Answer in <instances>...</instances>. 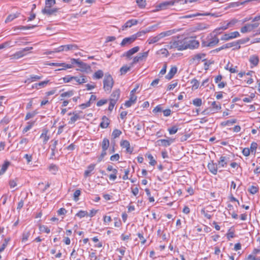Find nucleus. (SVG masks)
Wrapping results in <instances>:
<instances>
[{
    "mask_svg": "<svg viewBox=\"0 0 260 260\" xmlns=\"http://www.w3.org/2000/svg\"><path fill=\"white\" fill-rule=\"evenodd\" d=\"M175 32L176 31L175 29H171L166 31L161 32L156 36L151 37L149 38V39L147 41V42L149 44L155 43L158 42L161 39L174 34V33H175Z\"/></svg>",
    "mask_w": 260,
    "mask_h": 260,
    "instance_id": "1",
    "label": "nucleus"
},
{
    "mask_svg": "<svg viewBox=\"0 0 260 260\" xmlns=\"http://www.w3.org/2000/svg\"><path fill=\"white\" fill-rule=\"evenodd\" d=\"M184 50L197 49L199 46V42L192 37H183Z\"/></svg>",
    "mask_w": 260,
    "mask_h": 260,
    "instance_id": "2",
    "label": "nucleus"
},
{
    "mask_svg": "<svg viewBox=\"0 0 260 260\" xmlns=\"http://www.w3.org/2000/svg\"><path fill=\"white\" fill-rule=\"evenodd\" d=\"M177 40H173L167 46L169 49H177L179 51L184 50L183 37H178Z\"/></svg>",
    "mask_w": 260,
    "mask_h": 260,
    "instance_id": "3",
    "label": "nucleus"
},
{
    "mask_svg": "<svg viewBox=\"0 0 260 260\" xmlns=\"http://www.w3.org/2000/svg\"><path fill=\"white\" fill-rule=\"evenodd\" d=\"M172 0L162 2L155 6V8L151 11V12H156L161 10H165L174 6Z\"/></svg>",
    "mask_w": 260,
    "mask_h": 260,
    "instance_id": "4",
    "label": "nucleus"
},
{
    "mask_svg": "<svg viewBox=\"0 0 260 260\" xmlns=\"http://www.w3.org/2000/svg\"><path fill=\"white\" fill-rule=\"evenodd\" d=\"M104 88L105 91H111L114 85V81L112 77L109 74H106L104 80Z\"/></svg>",
    "mask_w": 260,
    "mask_h": 260,
    "instance_id": "5",
    "label": "nucleus"
},
{
    "mask_svg": "<svg viewBox=\"0 0 260 260\" xmlns=\"http://www.w3.org/2000/svg\"><path fill=\"white\" fill-rule=\"evenodd\" d=\"M71 63L73 66L74 64H77L78 67L80 68L79 70L82 72H86L90 69V67L87 63L80 60L79 59L72 58L71 59Z\"/></svg>",
    "mask_w": 260,
    "mask_h": 260,
    "instance_id": "6",
    "label": "nucleus"
},
{
    "mask_svg": "<svg viewBox=\"0 0 260 260\" xmlns=\"http://www.w3.org/2000/svg\"><path fill=\"white\" fill-rule=\"evenodd\" d=\"M219 40L216 36H211L207 41L202 42V45L204 47H213L219 43Z\"/></svg>",
    "mask_w": 260,
    "mask_h": 260,
    "instance_id": "7",
    "label": "nucleus"
},
{
    "mask_svg": "<svg viewBox=\"0 0 260 260\" xmlns=\"http://www.w3.org/2000/svg\"><path fill=\"white\" fill-rule=\"evenodd\" d=\"M32 49V47H27L22 50L16 52L14 54L11 55L10 57L11 59H19L26 55L25 52L28 51Z\"/></svg>",
    "mask_w": 260,
    "mask_h": 260,
    "instance_id": "8",
    "label": "nucleus"
},
{
    "mask_svg": "<svg viewBox=\"0 0 260 260\" xmlns=\"http://www.w3.org/2000/svg\"><path fill=\"white\" fill-rule=\"evenodd\" d=\"M149 51L148 50L146 52L139 53L138 54V55H137L133 58V60L132 63V64L133 65V64L137 63V62H138L139 61L145 60L148 56Z\"/></svg>",
    "mask_w": 260,
    "mask_h": 260,
    "instance_id": "9",
    "label": "nucleus"
},
{
    "mask_svg": "<svg viewBox=\"0 0 260 260\" xmlns=\"http://www.w3.org/2000/svg\"><path fill=\"white\" fill-rule=\"evenodd\" d=\"M82 113V111H80L78 113H77L76 112H73V113H69L68 114L69 115H71L72 114L73 115L72 117H71L69 123V124H73L77 120L84 118V116H83L81 115Z\"/></svg>",
    "mask_w": 260,
    "mask_h": 260,
    "instance_id": "10",
    "label": "nucleus"
},
{
    "mask_svg": "<svg viewBox=\"0 0 260 260\" xmlns=\"http://www.w3.org/2000/svg\"><path fill=\"white\" fill-rule=\"evenodd\" d=\"M59 10L58 8H44L42 10V13L48 16H56Z\"/></svg>",
    "mask_w": 260,
    "mask_h": 260,
    "instance_id": "11",
    "label": "nucleus"
},
{
    "mask_svg": "<svg viewBox=\"0 0 260 260\" xmlns=\"http://www.w3.org/2000/svg\"><path fill=\"white\" fill-rule=\"evenodd\" d=\"M240 35L237 31L232 32L229 34H224L221 38V40L229 41L230 40L238 38L240 37Z\"/></svg>",
    "mask_w": 260,
    "mask_h": 260,
    "instance_id": "12",
    "label": "nucleus"
},
{
    "mask_svg": "<svg viewBox=\"0 0 260 260\" xmlns=\"http://www.w3.org/2000/svg\"><path fill=\"white\" fill-rule=\"evenodd\" d=\"M206 56V54L204 53H200L196 54L192 56L191 61L192 63L198 64L201 60Z\"/></svg>",
    "mask_w": 260,
    "mask_h": 260,
    "instance_id": "13",
    "label": "nucleus"
},
{
    "mask_svg": "<svg viewBox=\"0 0 260 260\" xmlns=\"http://www.w3.org/2000/svg\"><path fill=\"white\" fill-rule=\"evenodd\" d=\"M120 91L119 89L114 90L110 95L109 101L116 103L120 98Z\"/></svg>",
    "mask_w": 260,
    "mask_h": 260,
    "instance_id": "14",
    "label": "nucleus"
},
{
    "mask_svg": "<svg viewBox=\"0 0 260 260\" xmlns=\"http://www.w3.org/2000/svg\"><path fill=\"white\" fill-rule=\"evenodd\" d=\"M208 169L209 171L213 175H216L218 172L217 164L214 163L213 160L208 163Z\"/></svg>",
    "mask_w": 260,
    "mask_h": 260,
    "instance_id": "15",
    "label": "nucleus"
},
{
    "mask_svg": "<svg viewBox=\"0 0 260 260\" xmlns=\"http://www.w3.org/2000/svg\"><path fill=\"white\" fill-rule=\"evenodd\" d=\"M58 140L53 139L51 141V142L52 143V145L51 146V156L50 158L53 159L54 157L55 156L56 153L57 152V150L56 149V146L58 144Z\"/></svg>",
    "mask_w": 260,
    "mask_h": 260,
    "instance_id": "16",
    "label": "nucleus"
},
{
    "mask_svg": "<svg viewBox=\"0 0 260 260\" xmlns=\"http://www.w3.org/2000/svg\"><path fill=\"white\" fill-rule=\"evenodd\" d=\"M139 50L140 47L139 46L134 47L133 48L128 50L127 51L125 52L123 54V56H126L127 58H131L132 55L138 52Z\"/></svg>",
    "mask_w": 260,
    "mask_h": 260,
    "instance_id": "17",
    "label": "nucleus"
},
{
    "mask_svg": "<svg viewBox=\"0 0 260 260\" xmlns=\"http://www.w3.org/2000/svg\"><path fill=\"white\" fill-rule=\"evenodd\" d=\"M73 80H75L78 84H81L87 82V76L84 75L73 76Z\"/></svg>",
    "mask_w": 260,
    "mask_h": 260,
    "instance_id": "18",
    "label": "nucleus"
},
{
    "mask_svg": "<svg viewBox=\"0 0 260 260\" xmlns=\"http://www.w3.org/2000/svg\"><path fill=\"white\" fill-rule=\"evenodd\" d=\"M135 39L133 35L129 37L124 38L120 43V45L122 47H124L126 45H129L133 43L135 41Z\"/></svg>",
    "mask_w": 260,
    "mask_h": 260,
    "instance_id": "19",
    "label": "nucleus"
},
{
    "mask_svg": "<svg viewBox=\"0 0 260 260\" xmlns=\"http://www.w3.org/2000/svg\"><path fill=\"white\" fill-rule=\"evenodd\" d=\"M120 146L126 148L127 152L131 154L133 151V148H131L130 143L127 140H122L120 142Z\"/></svg>",
    "mask_w": 260,
    "mask_h": 260,
    "instance_id": "20",
    "label": "nucleus"
},
{
    "mask_svg": "<svg viewBox=\"0 0 260 260\" xmlns=\"http://www.w3.org/2000/svg\"><path fill=\"white\" fill-rule=\"evenodd\" d=\"M249 61L251 64V68L256 67L259 63V57L257 55H252L250 56Z\"/></svg>",
    "mask_w": 260,
    "mask_h": 260,
    "instance_id": "21",
    "label": "nucleus"
},
{
    "mask_svg": "<svg viewBox=\"0 0 260 260\" xmlns=\"http://www.w3.org/2000/svg\"><path fill=\"white\" fill-rule=\"evenodd\" d=\"M138 21L136 19H131L127 21L122 26V29L124 30L127 28L131 27L132 26L137 24Z\"/></svg>",
    "mask_w": 260,
    "mask_h": 260,
    "instance_id": "22",
    "label": "nucleus"
},
{
    "mask_svg": "<svg viewBox=\"0 0 260 260\" xmlns=\"http://www.w3.org/2000/svg\"><path fill=\"white\" fill-rule=\"evenodd\" d=\"M137 100V96L134 94H131L129 99L125 102L124 105L127 108L130 107L135 104Z\"/></svg>",
    "mask_w": 260,
    "mask_h": 260,
    "instance_id": "23",
    "label": "nucleus"
},
{
    "mask_svg": "<svg viewBox=\"0 0 260 260\" xmlns=\"http://www.w3.org/2000/svg\"><path fill=\"white\" fill-rule=\"evenodd\" d=\"M52 65L53 66H56V67H61L62 68L60 69H58V71L62 70H65L66 69H71V68H73L72 64L66 63H64V62H62V63H57V62L52 63Z\"/></svg>",
    "mask_w": 260,
    "mask_h": 260,
    "instance_id": "24",
    "label": "nucleus"
},
{
    "mask_svg": "<svg viewBox=\"0 0 260 260\" xmlns=\"http://www.w3.org/2000/svg\"><path fill=\"white\" fill-rule=\"evenodd\" d=\"M110 119L106 116H103L102 118V121L100 123V126L102 128H106L110 124Z\"/></svg>",
    "mask_w": 260,
    "mask_h": 260,
    "instance_id": "25",
    "label": "nucleus"
},
{
    "mask_svg": "<svg viewBox=\"0 0 260 260\" xmlns=\"http://www.w3.org/2000/svg\"><path fill=\"white\" fill-rule=\"evenodd\" d=\"M28 142V139L25 138H21V140L19 142V143L17 144V148H18L19 150H22L23 149L26 144Z\"/></svg>",
    "mask_w": 260,
    "mask_h": 260,
    "instance_id": "26",
    "label": "nucleus"
},
{
    "mask_svg": "<svg viewBox=\"0 0 260 260\" xmlns=\"http://www.w3.org/2000/svg\"><path fill=\"white\" fill-rule=\"evenodd\" d=\"M177 72V67L175 66L172 67L171 68V69H170V71L169 72V73H168V74L166 75V78L168 80L171 79L172 78H173L174 75L176 74Z\"/></svg>",
    "mask_w": 260,
    "mask_h": 260,
    "instance_id": "27",
    "label": "nucleus"
},
{
    "mask_svg": "<svg viewBox=\"0 0 260 260\" xmlns=\"http://www.w3.org/2000/svg\"><path fill=\"white\" fill-rule=\"evenodd\" d=\"M43 77L42 76H39L36 75H30L29 77L25 81V83H30L31 82L38 81Z\"/></svg>",
    "mask_w": 260,
    "mask_h": 260,
    "instance_id": "28",
    "label": "nucleus"
},
{
    "mask_svg": "<svg viewBox=\"0 0 260 260\" xmlns=\"http://www.w3.org/2000/svg\"><path fill=\"white\" fill-rule=\"evenodd\" d=\"M48 130L44 129L40 136V138L43 139V144H46L50 139L49 136L48 135Z\"/></svg>",
    "mask_w": 260,
    "mask_h": 260,
    "instance_id": "29",
    "label": "nucleus"
},
{
    "mask_svg": "<svg viewBox=\"0 0 260 260\" xmlns=\"http://www.w3.org/2000/svg\"><path fill=\"white\" fill-rule=\"evenodd\" d=\"M94 164H90L87 167V170H86L84 173V176L85 178H87L91 175V172L93 171L95 168Z\"/></svg>",
    "mask_w": 260,
    "mask_h": 260,
    "instance_id": "30",
    "label": "nucleus"
},
{
    "mask_svg": "<svg viewBox=\"0 0 260 260\" xmlns=\"http://www.w3.org/2000/svg\"><path fill=\"white\" fill-rule=\"evenodd\" d=\"M228 159L229 158H227L226 156H221L218 161L219 167L222 168L225 167L228 164Z\"/></svg>",
    "mask_w": 260,
    "mask_h": 260,
    "instance_id": "31",
    "label": "nucleus"
},
{
    "mask_svg": "<svg viewBox=\"0 0 260 260\" xmlns=\"http://www.w3.org/2000/svg\"><path fill=\"white\" fill-rule=\"evenodd\" d=\"M20 13L16 12L15 13L11 14L8 16L6 19L5 20L6 23H9L10 22L12 21L15 18L19 17L20 16Z\"/></svg>",
    "mask_w": 260,
    "mask_h": 260,
    "instance_id": "32",
    "label": "nucleus"
},
{
    "mask_svg": "<svg viewBox=\"0 0 260 260\" xmlns=\"http://www.w3.org/2000/svg\"><path fill=\"white\" fill-rule=\"evenodd\" d=\"M172 141L167 139H160L157 141L159 146H163L165 147H168L170 146L172 142Z\"/></svg>",
    "mask_w": 260,
    "mask_h": 260,
    "instance_id": "33",
    "label": "nucleus"
},
{
    "mask_svg": "<svg viewBox=\"0 0 260 260\" xmlns=\"http://www.w3.org/2000/svg\"><path fill=\"white\" fill-rule=\"evenodd\" d=\"M74 94L73 90H68L60 94V101H62L64 98H70Z\"/></svg>",
    "mask_w": 260,
    "mask_h": 260,
    "instance_id": "34",
    "label": "nucleus"
},
{
    "mask_svg": "<svg viewBox=\"0 0 260 260\" xmlns=\"http://www.w3.org/2000/svg\"><path fill=\"white\" fill-rule=\"evenodd\" d=\"M37 26V25H26V26H22V25H19V26H15L13 28V30H18V29H20V30H26V29H31V28H33Z\"/></svg>",
    "mask_w": 260,
    "mask_h": 260,
    "instance_id": "35",
    "label": "nucleus"
},
{
    "mask_svg": "<svg viewBox=\"0 0 260 260\" xmlns=\"http://www.w3.org/2000/svg\"><path fill=\"white\" fill-rule=\"evenodd\" d=\"M109 140L106 138H104L101 144L102 149L107 150L109 147Z\"/></svg>",
    "mask_w": 260,
    "mask_h": 260,
    "instance_id": "36",
    "label": "nucleus"
},
{
    "mask_svg": "<svg viewBox=\"0 0 260 260\" xmlns=\"http://www.w3.org/2000/svg\"><path fill=\"white\" fill-rule=\"evenodd\" d=\"M10 165V162L8 161H5L4 164L3 165L2 168L0 170V176L3 175L7 170L8 169L9 166Z\"/></svg>",
    "mask_w": 260,
    "mask_h": 260,
    "instance_id": "37",
    "label": "nucleus"
},
{
    "mask_svg": "<svg viewBox=\"0 0 260 260\" xmlns=\"http://www.w3.org/2000/svg\"><path fill=\"white\" fill-rule=\"evenodd\" d=\"M65 51L69 50H76L78 49V46L76 44H68L64 45Z\"/></svg>",
    "mask_w": 260,
    "mask_h": 260,
    "instance_id": "38",
    "label": "nucleus"
},
{
    "mask_svg": "<svg viewBox=\"0 0 260 260\" xmlns=\"http://www.w3.org/2000/svg\"><path fill=\"white\" fill-rule=\"evenodd\" d=\"M35 123V121H29L27 122V125L23 129L22 133L24 134L26 133L27 131H28L29 129H30L32 126L34 125Z\"/></svg>",
    "mask_w": 260,
    "mask_h": 260,
    "instance_id": "39",
    "label": "nucleus"
},
{
    "mask_svg": "<svg viewBox=\"0 0 260 260\" xmlns=\"http://www.w3.org/2000/svg\"><path fill=\"white\" fill-rule=\"evenodd\" d=\"M237 122V119H232L230 120H228L225 121H223L221 123V125L223 126H225L227 125H233V124Z\"/></svg>",
    "mask_w": 260,
    "mask_h": 260,
    "instance_id": "40",
    "label": "nucleus"
},
{
    "mask_svg": "<svg viewBox=\"0 0 260 260\" xmlns=\"http://www.w3.org/2000/svg\"><path fill=\"white\" fill-rule=\"evenodd\" d=\"M212 108L214 110L213 113H215L221 109V105L219 103H217L215 101H214L211 104Z\"/></svg>",
    "mask_w": 260,
    "mask_h": 260,
    "instance_id": "41",
    "label": "nucleus"
},
{
    "mask_svg": "<svg viewBox=\"0 0 260 260\" xmlns=\"http://www.w3.org/2000/svg\"><path fill=\"white\" fill-rule=\"evenodd\" d=\"M146 156L147 157V158L149 159V164L152 166H154L156 165V161L154 159L153 156L150 153L146 154Z\"/></svg>",
    "mask_w": 260,
    "mask_h": 260,
    "instance_id": "42",
    "label": "nucleus"
},
{
    "mask_svg": "<svg viewBox=\"0 0 260 260\" xmlns=\"http://www.w3.org/2000/svg\"><path fill=\"white\" fill-rule=\"evenodd\" d=\"M55 0H46L44 8H50L55 4Z\"/></svg>",
    "mask_w": 260,
    "mask_h": 260,
    "instance_id": "43",
    "label": "nucleus"
},
{
    "mask_svg": "<svg viewBox=\"0 0 260 260\" xmlns=\"http://www.w3.org/2000/svg\"><path fill=\"white\" fill-rule=\"evenodd\" d=\"M122 134V132L120 130L118 129H115L113 130L112 133V137L113 139H116L119 137Z\"/></svg>",
    "mask_w": 260,
    "mask_h": 260,
    "instance_id": "44",
    "label": "nucleus"
},
{
    "mask_svg": "<svg viewBox=\"0 0 260 260\" xmlns=\"http://www.w3.org/2000/svg\"><path fill=\"white\" fill-rule=\"evenodd\" d=\"M158 54L162 55L164 56L168 57L169 55V51L166 48H161L156 52Z\"/></svg>",
    "mask_w": 260,
    "mask_h": 260,
    "instance_id": "45",
    "label": "nucleus"
},
{
    "mask_svg": "<svg viewBox=\"0 0 260 260\" xmlns=\"http://www.w3.org/2000/svg\"><path fill=\"white\" fill-rule=\"evenodd\" d=\"M228 45H230V46H228L229 48H230L232 47H235V48L233 49L234 50H235V49L238 50L241 48V46H240V45H239L238 44L237 41L233 42H231V43H228Z\"/></svg>",
    "mask_w": 260,
    "mask_h": 260,
    "instance_id": "46",
    "label": "nucleus"
},
{
    "mask_svg": "<svg viewBox=\"0 0 260 260\" xmlns=\"http://www.w3.org/2000/svg\"><path fill=\"white\" fill-rule=\"evenodd\" d=\"M103 76H104L103 72L102 70H99L94 73V74L93 75V77L94 78L99 79L102 78L103 77Z\"/></svg>",
    "mask_w": 260,
    "mask_h": 260,
    "instance_id": "47",
    "label": "nucleus"
},
{
    "mask_svg": "<svg viewBox=\"0 0 260 260\" xmlns=\"http://www.w3.org/2000/svg\"><path fill=\"white\" fill-rule=\"evenodd\" d=\"M191 84H192V89H197L199 88L200 83L196 78H193L191 81Z\"/></svg>",
    "mask_w": 260,
    "mask_h": 260,
    "instance_id": "48",
    "label": "nucleus"
},
{
    "mask_svg": "<svg viewBox=\"0 0 260 260\" xmlns=\"http://www.w3.org/2000/svg\"><path fill=\"white\" fill-rule=\"evenodd\" d=\"M208 25L205 24V23H199L196 26V29L197 30H204L208 28Z\"/></svg>",
    "mask_w": 260,
    "mask_h": 260,
    "instance_id": "49",
    "label": "nucleus"
},
{
    "mask_svg": "<svg viewBox=\"0 0 260 260\" xmlns=\"http://www.w3.org/2000/svg\"><path fill=\"white\" fill-rule=\"evenodd\" d=\"M130 67H128L127 66H122L120 69V74L121 75L125 74L128 71L130 70Z\"/></svg>",
    "mask_w": 260,
    "mask_h": 260,
    "instance_id": "50",
    "label": "nucleus"
},
{
    "mask_svg": "<svg viewBox=\"0 0 260 260\" xmlns=\"http://www.w3.org/2000/svg\"><path fill=\"white\" fill-rule=\"evenodd\" d=\"M178 130V126L177 125H173V126L169 128L168 129V131H169V133L170 135H173L176 134Z\"/></svg>",
    "mask_w": 260,
    "mask_h": 260,
    "instance_id": "51",
    "label": "nucleus"
},
{
    "mask_svg": "<svg viewBox=\"0 0 260 260\" xmlns=\"http://www.w3.org/2000/svg\"><path fill=\"white\" fill-rule=\"evenodd\" d=\"M252 31L250 27L249 24H246L243 27L241 28V32L242 33H246L247 32H250Z\"/></svg>",
    "mask_w": 260,
    "mask_h": 260,
    "instance_id": "52",
    "label": "nucleus"
},
{
    "mask_svg": "<svg viewBox=\"0 0 260 260\" xmlns=\"http://www.w3.org/2000/svg\"><path fill=\"white\" fill-rule=\"evenodd\" d=\"M88 215V212L86 211L80 210L76 214V216H77L80 218L84 217L85 216Z\"/></svg>",
    "mask_w": 260,
    "mask_h": 260,
    "instance_id": "53",
    "label": "nucleus"
},
{
    "mask_svg": "<svg viewBox=\"0 0 260 260\" xmlns=\"http://www.w3.org/2000/svg\"><path fill=\"white\" fill-rule=\"evenodd\" d=\"M258 191L257 186L252 185L248 188V191L252 194H255Z\"/></svg>",
    "mask_w": 260,
    "mask_h": 260,
    "instance_id": "54",
    "label": "nucleus"
},
{
    "mask_svg": "<svg viewBox=\"0 0 260 260\" xmlns=\"http://www.w3.org/2000/svg\"><path fill=\"white\" fill-rule=\"evenodd\" d=\"M257 147V144L256 142H253L251 143L250 145V147L249 148L250 151L252 153L254 152V154L255 153Z\"/></svg>",
    "mask_w": 260,
    "mask_h": 260,
    "instance_id": "55",
    "label": "nucleus"
},
{
    "mask_svg": "<svg viewBox=\"0 0 260 260\" xmlns=\"http://www.w3.org/2000/svg\"><path fill=\"white\" fill-rule=\"evenodd\" d=\"M192 104L197 106V107H200L202 105V99H200V98H196V99H194L193 101H192Z\"/></svg>",
    "mask_w": 260,
    "mask_h": 260,
    "instance_id": "56",
    "label": "nucleus"
},
{
    "mask_svg": "<svg viewBox=\"0 0 260 260\" xmlns=\"http://www.w3.org/2000/svg\"><path fill=\"white\" fill-rule=\"evenodd\" d=\"M37 114V112L36 111L27 113L25 116V120H27L31 118H33Z\"/></svg>",
    "mask_w": 260,
    "mask_h": 260,
    "instance_id": "57",
    "label": "nucleus"
},
{
    "mask_svg": "<svg viewBox=\"0 0 260 260\" xmlns=\"http://www.w3.org/2000/svg\"><path fill=\"white\" fill-rule=\"evenodd\" d=\"M147 32H148V30H142L133 35L134 37L135 40H136L138 38L140 37L143 35H144Z\"/></svg>",
    "mask_w": 260,
    "mask_h": 260,
    "instance_id": "58",
    "label": "nucleus"
},
{
    "mask_svg": "<svg viewBox=\"0 0 260 260\" xmlns=\"http://www.w3.org/2000/svg\"><path fill=\"white\" fill-rule=\"evenodd\" d=\"M107 150L102 149V153L98 159V162H100L101 161H102L104 157L107 155Z\"/></svg>",
    "mask_w": 260,
    "mask_h": 260,
    "instance_id": "59",
    "label": "nucleus"
},
{
    "mask_svg": "<svg viewBox=\"0 0 260 260\" xmlns=\"http://www.w3.org/2000/svg\"><path fill=\"white\" fill-rule=\"evenodd\" d=\"M229 46V45H228V43H226L225 44H224L222 46H221V47H220L219 48H216L215 49L212 50V52H219V51H220L221 50L225 49H228L229 48V46Z\"/></svg>",
    "mask_w": 260,
    "mask_h": 260,
    "instance_id": "60",
    "label": "nucleus"
},
{
    "mask_svg": "<svg viewBox=\"0 0 260 260\" xmlns=\"http://www.w3.org/2000/svg\"><path fill=\"white\" fill-rule=\"evenodd\" d=\"M30 236L29 232H24L22 234V241L25 242L28 240V237Z\"/></svg>",
    "mask_w": 260,
    "mask_h": 260,
    "instance_id": "61",
    "label": "nucleus"
},
{
    "mask_svg": "<svg viewBox=\"0 0 260 260\" xmlns=\"http://www.w3.org/2000/svg\"><path fill=\"white\" fill-rule=\"evenodd\" d=\"M136 2L140 8H143L146 6V1L145 0H137Z\"/></svg>",
    "mask_w": 260,
    "mask_h": 260,
    "instance_id": "62",
    "label": "nucleus"
},
{
    "mask_svg": "<svg viewBox=\"0 0 260 260\" xmlns=\"http://www.w3.org/2000/svg\"><path fill=\"white\" fill-rule=\"evenodd\" d=\"M163 110L161 105H158L156 106L152 110L153 113L156 114L158 112H162Z\"/></svg>",
    "mask_w": 260,
    "mask_h": 260,
    "instance_id": "63",
    "label": "nucleus"
},
{
    "mask_svg": "<svg viewBox=\"0 0 260 260\" xmlns=\"http://www.w3.org/2000/svg\"><path fill=\"white\" fill-rule=\"evenodd\" d=\"M177 85V82L173 81L171 84H169L168 86L167 90H173Z\"/></svg>",
    "mask_w": 260,
    "mask_h": 260,
    "instance_id": "64",
    "label": "nucleus"
}]
</instances>
